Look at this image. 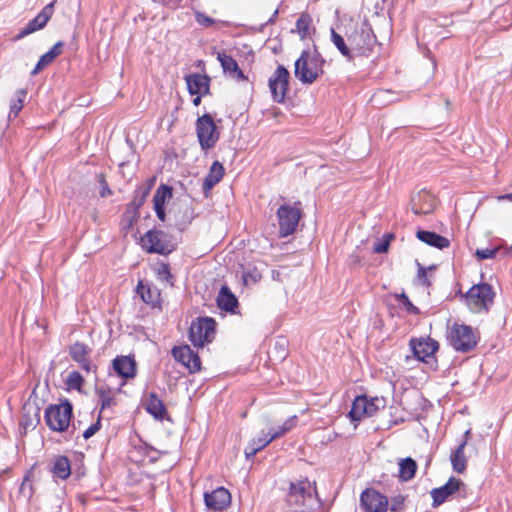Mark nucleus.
I'll use <instances>...</instances> for the list:
<instances>
[{"label":"nucleus","mask_w":512,"mask_h":512,"mask_svg":"<svg viewBox=\"0 0 512 512\" xmlns=\"http://www.w3.org/2000/svg\"><path fill=\"white\" fill-rule=\"evenodd\" d=\"M216 333V321L211 317H199L192 321L189 339L195 347H203L212 342Z\"/></svg>","instance_id":"1a4fd4ad"},{"label":"nucleus","mask_w":512,"mask_h":512,"mask_svg":"<svg viewBox=\"0 0 512 512\" xmlns=\"http://www.w3.org/2000/svg\"><path fill=\"white\" fill-rule=\"evenodd\" d=\"M278 15V10H275L271 18L268 20V24L273 23Z\"/></svg>","instance_id":"680f3d73"},{"label":"nucleus","mask_w":512,"mask_h":512,"mask_svg":"<svg viewBox=\"0 0 512 512\" xmlns=\"http://www.w3.org/2000/svg\"><path fill=\"white\" fill-rule=\"evenodd\" d=\"M447 342L455 351L467 353L476 347L478 337L471 326L454 323L448 328Z\"/></svg>","instance_id":"20e7f679"},{"label":"nucleus","mask_w":512,"mask_h":512,"mask_svg":"<svg viewBox=\"0 0 512 512\" xmlns=\"http://www.w3.org/2000/svg\"><path fill=\"white\" fill-rule=\"evenodd\" d=\"M54 60L52 59V57L50 56V54L48 52L44 53L41 57H40V63H45L46 66H48L49 64H51Z\"/></svg>","instance_id":"4d7b16f0"},{"label":"nucleus","mask_w":512,"mask_h":512,"mask_svg":"<svg viewBox=\"0 0 512 512\" xmlns=\"http://www.w3.org/2000/svg\"><path fill=\"white\" fill-rule=\"evenodd\" d=\"M462 490L464 493H466V485L464 482L459 478L450 477V479L443 486L434 488L431 491V497L433 499L432 506H440L448 499L450 495Z\"/></svg>","instance_id":"4468645a"},{"label":"nucleus","mask_w":512,"mask_h":512,"mask_svg":"<svg viewBox=\"0 0 512 512\" xmlns=\"http://www.w3.org/2000/svg\"><path fill=\"white\" fill-rule=\"evenodd\" d=\"M154 210H155V213H156L157 217L159 218V220L165 221L166 215H165L164 205L154 204Z\"/></svg>","instance_id":"603ef678"},{"label":"nucleus","mask_w":512,"mask_h":512,"mask_svg":"<svg viewBox=\"0 0 512 512\" xmlns=\"http://www.w3.org/2000/svg\"><path fill=\"white\" fill-rule=\"evenodd\" d=\"M63 47H64V42L58 41L57 43H55L53 45V47L51 49L57 54V56H59L63 51Z\"/></svg>","instance_id":"6e6d98bb"},{"label":"nucleus","mask_w":512,"mask_h":512,"mask_svg":"<svg viewBox=\"0 0 512 512\" xmlns=\"http://www.w3.org/2000/svg\"><path fill=\"white\" fill-rule=\"evenodd\" d=\"M348 42L354 51V58L356 56H369L377 44L376 36L371 26L364 22L358 30L348 37Z\"/></svg>","instance_id":"423d86ee"},{"label":"nucleus","mask_w":512,"mask_h":512,"mask_svg":"<svg viewBox=\"0 0 512 512\" xmlns=\"http://www.w3.org/2000/svg\"><path fill=\"white\" fill-rule=\"evenodd\" d=\"M90 352L91 349L82 342H75L69 347L70 357L79 364L81 369L87 373L91 372L92 370L91 361L89 359Z\"/></svg>","instance_id":"a211bd4d"},{"label":"nucleus","mask_w":512,"mask_h":512,"mask_svg":"<svg viewBox=\"0 0 512 512\" xmlns=\"http://www.w3.org/2000/svg\"><path fill=\"white\" fill-rule=\"evenodd\" d=\"M497 251H498V248H494V249H489V248L477 249L476 252H475V256L479 260L492 259V258H494L496 256Z\"/></svg>","instance_id":"79ce46f5"},{"label":"nucleus","mask_w":512,"mask_h":512,"mask_svg":"<svg viewBox=\"0 0 512 512\" xmlns=\"http://www.w3.org/2000/svg\"><path fill=\"white\" fill-rule=\"evenodd\" d=\"M185 81L190 94H209L210 78L198 73L185 76Z\"/></svg>","instance_id":"aec40b11"},{"label":"nucleus","mask_w":512,"mask_h":512,"mask_svg":"<svg viewBox=\"0 0 512 512\" xmlns=\"http://www.w3.org/2000/svg\"><path fill=\"white\" fill-rule=\"evenodd\" d=\"M410 347L418 360L428 363L429 359L434 357L439 345L437 341L431 338H420L412 339Z\"/></svg>","instance_id":"dca6fc26"},{"label":"nucleus","mask_w":512,"mask_h":512,"mask_svg":"<svg viewBox=\"0 0 512 512\" xmlns=\"http://www.w3.org/2000/svg\"><path fill=\"white\" fill-rule=\"evenodd\" d=\"M348 417L352 422H354V426L357 427L358 423L367 415V406H366V395H359L355 397L352 402L351 409L348 413Z\"/></svg>","instance_id":"393cba45"},{"label":"nucleus","mask_w":512,"mask_h":512,"mask_svg":"<svg viewBox=\"0 0 512 512\" xmlns=\"http://www.w3.org/2000/svg\"><path fill=\"white\" fill-rule=\"evenodd\" d=\"M417 276H418L419 281H420L423 285H425V286H429V285H430V282H429V280H428V278H427L426 270H425V268H424V267L419 266V269H418V275H417Z\"/></svg>","instance_id":"3c124183"},{"label":"nucleus","mask_w":512,"mask_h":512,"mask_svg":"<svg viewBox=\"0 0 512 512\" xmlns=\"http://www.w3.org/2000/svg\"><path fill=\"white\" fill-rule=\"evenodd\" d=\"M224 173V166L219 161H214L203 181V191L206 196L222 180Z\"/></svg>","instance_id":"b1692460"},{"label":"nucleus","mask_w":512,"mask_h":512,"mask_svg":"<svg viewBox=\"0 0 512 512\" xmlns=\"http://www.w3.org/2000/svg\"><path fill=\"white\" fill-rule=\"evenodd\" d=\"M196 134L202 150H209L216 145L220 138V133L210 114L198 117L196 121Z\"/></svg>","instance_id":"9d476101"},{"label":"nucleus","mask_w":512,"mask_h":512,"mask_svg":"<svg viewBox=\"0 0 512 512\" xmlns=\"http://www.w3.org/2000/svg\"><path fill=\"white\" fill-rule=\"evenodd\" d=\"M496 293L488 283L475 284L462 295L468 309L475 314H486L494 304Z\"/></svg>","instance_id":"7ed1b4c3"},{"label":"nucleus","mask_w":512,"mask_h":512,"mask_svg":"<svg viewBox=\"0 0 512 512\" xmlns=\"http://www.w3.org/2000/svg\"><path fill=\"white\" fill-rule=\"evenodd\" d=\"M297 422L298 417L296 415L289 417L280 426L271 430L270 434L272 435V438H274L275 440L283 436L287 432L291 431L293 428L296 427Z\"/></svg>","instance_id":"c9c22d12"},{"label":"nucleus","mask_w":512,"mask_h":512,"mask_svg":"<svg viewBox=\"0 0 512 512\" xmlns=\"http://www.w3.org/2000/svg\"><path fill=\"white\" fill-rule=\"evenodd\" d=\"M47 52L50 54V56L52 57L53 60L57 57V54L52 49H50Z\"/></svg>","instance_id":"0e129e2a"},{"label":"nucleus","mask_w":512,"mask_h":512,"mask_svg":"<svg viewBox=\"0 0 512 512\" xmlns=\"http://www.w3.org/2000/svg\"><path fill=\"white\" fill-rule=\"evenodd\" d=\"M98 403L100 405V412L107 408H111L116 405L114 398V392L107 386H97L95 389Z\"/></svg>","instance_id":"7c9ffc66"},{"label":"nucleus","mask_w":512,"mask_h":512,"mask_svg":"<svg viewBox=\"0 0 512 512\" xmlns=\"http://www.w3.org/2000/svg\"><path fill=\"white\" fill-rule=\"evenodd\" d=\"M154 2L161 3L169 8H176L182 0H153Z\"/></svg>","instance_id":"864d4df0"},{"label":"nucleus","mask_w":512,"mask_h":512,"mask_svg":"<svg viewBox=\"0 0 512 512\" xmlns=\"http://www.w3.org/2000/svg\"><path fill=\"white\" fill-rule=\"evenodd\" d=\"M83 382H84L83 377L77 371L70 372L66 379V385L68 386V388L78 390V391L81 390Z\"/></svg>","instance_id":"58836bf2"},{"label":"nucleus","mask_w":512,"mask_h":512,"mask_svg":"<svg viewBox=\"0 0 512 512\" xmlns=\"http://www.w3.org/2000/svg\"><path fill=\"white\" fill-rule=\"evenodd\" d=\"M72 417V405L68 400L60 404L50 405L45 410V421L47 426L57 432L67 430Z\"/></svg>","instance_id":"6e6552de"},{"label":"nucleus","mask_w":512,"mask_h":512,"mask_svg":"<svg viewBox=\"0 0 512 512\" xmlns=\"http://www.w3.org/2000/svg\"><path fill=\"white\" fill-rule=\"evenodd\" d=\"M171 353L174 359L186 367L190 373H196L201 370L200 357L190 346H175Z\"/></svg>","instance_id":"ddd939ff"},{"label":"nucleus","mask_w":512,"mask_h":512,"mask_svg":"<svg viewBox=\"0 0 512 512\" xmlns=\"http://www.w3.org/2000/svg\"><path fill=\"white\" fill-rule=\"evenodd\" d=\"M497 200H498V201L509 200V201H511V202H512V193L499 195V196L497 197Z\"/></svg>","instance_id":"bf43d9fd"},{"label":"nucleus","mask_w":512,"mask_h":512,"mask_svg":"<svg viewBox=\"0 0 512 512\" xmlns=\"http://www.w3.org/2000/svg\"><path fill=\"white\" fill-rule=\"evenodd\" d=\"M54 12V3L47 4L41 12L30 20L23 29L18 33L16 39L24 38L38 30L44 28L47 22L50 20Z\"/></svg>","instance_id":"2eb2a0df"},{"label":"nucleus","mask_w":512,"mask_h":512,"mask_svg":"<svg viewBox=\"0 0 512 512\" xmlns=\"http://www.w3.org/2000/svg\"><path fill=\"white\" fill-rule=\"evenodd\" d=\"M141 246L148 253L168 255L175 250L169 234L161 230H149L140 239Z\"/></svg>","instance_id":"0eeeda50"},{"label":"nucleus","mask_w":512,"mask_h":512,"mask_svg":"<svg viewBox=\"0 0 512 512\" xmlns=\"http://www.w3.org/2000/svg\"><path fill=\"white\" fill-rule=\"evenodd\" d=\"M101 428V416L99 415L97 421L91 424L83 433V437L85 439H89L94 434H96Z\"/></svg>","instance_id":"49530a36"},{"label":"nucleus","mask_w":512,"mask_h":512,"mask_svg":"<svg viewBox=\"0 0 512 512\" xmlns=\"http://www.w3.org/2000/svg\"><path fill=\"white\" fill-rule=\"evenodd\" d=\"M380 401L381 400L377 397L369 399L366 396V406H367L368 417L373 416L378 411Z\"/></svg>","instance_id":"37998d69"},{"label":"nucleus","mask_w":512,"mask_h":512,"mask_svg":"<svg viewBox=\"0 0 512 512\" xmlns=\"http://www.w3.org/2000/svg\"><path fill=\"white\" fill-rule=\"evenodd\" d=\"M417 463L411 457L401 459L399 462V478L404 481H410L416 473Z\"/></svg>","instance_id":"473e14b6"},{"label":"nucleus","mask_w":512,"mask_h":512,"mask_svg":"<svg viewBox=\"0 0 512 512\" xmlns=\"http://www.w3.org/2000/svg\"><path fill=\"white\" fill-rule=\"evenodd\" d=\"M113 368L122 378L129 379L136 376L137 367L133 356H117L113 360Z\"/></svg>","instance_id":"6ab92c4d"},{"label":"nucleus","mask_w":512,"mask_h":512,"mask_svg":"<svg viewBox=\"0 0 512 512\" xmlns=\"http://www.w3.org/2000/svg\"><path fill=\"white\" fill-rule=\"evenodd\" d=\"M417 238L420 241H422L432 247H436L438 249H444V248L449 247V245H450V241L446 237L441 236L432 231L419 230L417 232Z\"/></svg>","instance_id":"bb28decb"},{"label":"nucleus","mask_w":512,"mask_h":512,"mask_svg":"<svg viewBox=\"0 0 512 512\" xmlns=\"http://www.w3.org/2000/svg\"><path fill=\"white\" fill-rule=\"evenodd\" d=\"M360 506L365 512H387L389 500L377 490L367 488L360 495Z\"/></svg>","instance_id":"f8f14e48"},{"label":"nucleus","mask_w":512,"mask_h":512,"mask_svg":"<svg viewBox=\"0 0 512 512\" xmlns=\"http://www.w3.org/2000/svg\"><path fill=\"white\" fill-rule=\"evenodd\" d=\"M196 97L193 99V104L195 106H199L200 103H201V97L204 96L205 94H195Z\"/></svg>","instance_id":"052dcab7"},{"label":"nucleus","mask_w":512,"mask_h":512,"mask_svg":"<svg viewBox=\"0 0 512 512\" xmlns=\"http://www.w3.org/2000/svg\"><path fill=\"white\" fill-rule=\"evenodd\" d=\"M195 18L197 23L203 27H210L216 22L213 18L207 16L202 12H197Z\"/></svg>","instance_id":"de8ad7c7"},{"label":"nucleus","mask_w":512,"mask_h":512,"mask_svg":"<svg viewBox=\"0 0 512 512\" xmlns=\"http://www.w3.org/2000/svg\"><path fill=\"white\" fill-rule=\"evenodd\" d=\"M508 252L512 255V244L511 247L508 249Z\"/></svg>","instance_id":"69168bd1"},{"label":"nucleus","mask_w":512,"mask_h":512,"mask_svg":"<svg viewBox=\"0 0 512 512\" xmlns=\"http://www.w3.org/2000/svg\"><path fill=\"white\" fill-rule=\"evenodd\" d=\"M405 507V497L402 495H396L391 498L389 502L388 510L392 512H400Z\"/></svg>","instance_id":"a19ab883"},{"label":"nucleus","mask_w":512,"mask_h":512,"mask_svg":"<svg viewBox=\"0 0 512 512\" xmlns=\"http://www.w3.org/2000/svg\"><path fill=\"white\" fill-rule=\"evenodd\" d=\"M204 501L209 509L222 511L231 503V494L224 487H218L212 492L204 494Z\"/></svg>","instance_id":"f3484780"},{"label":"nucleus","mask_w":512,"mask_h":512,"mask_svg":"<svg viewBox=\"0 0 512 512\" xmlns=\"http://www.w3.org/2000/svg\"><path fill=\"white\" fill-rule=\"evenodd\" d=\"M311 24V16L308 13L303 12L297 19L295 29H293L292 32H297L300 38L304 40L311 35Z\"/></svg>","instance_id":"72a5a7b5"},{"label":"nucleus","mask_w":512,"mask_h":512,"mask_svg":"<svg viewBox=\"0 0 512 512\" xmlns=\"http://www.w3.org/2000/svg\"><path fill=\"white\" fill-rule=\"evenodd\" d=\"M278 221V234L281 238L292 235L298 227L302 217L301 202L296 201L293 205L284 203L279 206L276 212Z\"/></svg>","instance_id":"39448f33"},{"label":"nucleus","mask_w":512,"mask_h":512,"mask_svg":"<svg viewBox=\"0 0 512 512\" xmlns=\"http://www.w3.org/2000/svg\"><path fill=\"white\" fill-rule=\"evenodd\" d=\"M287 504L295 512H318L321 500L318 497L316 483L307 478L290 482Z\"/></svg>","instance_id":"f257e3e1"},{"label":"nucleus","mask_w":512,"mask_h":512,"mask_svg":"<svg viewBox=\"0 0 512 512\" xmlns=\"http://www.w3.org/2000/svg\"><path fill=\"white\" fill-rule=\"evenodd\" d=\"M137 292L146 304H149L152 307H156L160 304V291L157 288L150 287L139 282Z\"/></svg>","instance_id":"c756f323"},{"label":"nucleus","mask_w":512,"mask_h":512,"mask_svg":"<svg viewBox=\"0 0 512 512\" xmlns=\"http://www.w3.org/2000/svg\"><path fill=\"white\" fill-rule=\"evenodd\" d=\"M393 237V235H388L386 239L376 243L374 245V252L375 253H385L388 251L390 239Z\"/></svg>","instance_id":"09e8293b"},{"label":"nucleus","mask_w":512,"mask_h":512,"mask_svg":"<svg viewBox=\"0 0 512 512\" xmlns=\"http://www.w3.org/2000/svg\"><path fill=\"white\" fill-rule=\"evenodd\" d=\"M145 410L152 415L156 420H163L167 414L166 407L163 401L158 397L155 392L148 394L144 402Z\"/></svg>","instance_id":"5701e85b"},{"label":"nucleus","mask_w":512,"mask_h":512,"mask_svg":"<svg viewBox=\"0 0 512 512\" xmlns=\"http://www.w3.org/2000/svg\"><path fill=\"white\" fill-rule=\"evenodd\" d=\"M397 300L400 304H402L407 312L412 314H419V309L413 305V303L409 300L408 296L403 292L399 295H397Z\"/></svg>","instance_id":"ea45409f"},{"label":"nucleus","mask_w":512,"mask_h":512,"mask_svg":"<svg viewBox=\"0 0 512 512\" xmlns=\"http://www.w3.org/2000/svg\"><path fill=\"white\" fill-rule=\"evenodd\" d=\"M465 447L466 440H461L457 448L450 455L453 470L457 473H463L466 470L467 458L464 454Z\"/></svg>","instance_id":"c85d7f7f"},{"label":"nucleus","mask_w":512,"mask_h":512,"mask_svg":"<svg viewBox=\"0 0 512 512\" xmlns=\"http://www.w3.org/2000/svg\"><path fill=\"white\" fill-rule=\"evenodd\" d=\"M45 67H46L45 63L41 64L40 59H39L31 73L35 75V74L39 73Z\"/></svg>","instance_id":"13d9d810"},{"label":"nucleus","mask_w":512,"mask_h":512,"mask_svg":"<svg viewBox=\"0 0 512 512\" xmlns=\"http://www.w3.org/2000/svg\"><path fill=\"white\" fill-rule=\"evenodd\" d=\"M216 301L218 307L226 312L235 313L238 307V299L227 285L221 286Z\"/></svg>","instance_id":"4be33fe9"},{"label":"nucleus","mask_w":512,"mask_h":512,"mask_svg":"<svg viewBox=\"0 0 512 512\" xmlns=\"http://www.w3.org/2000/svg\"><path fill=\"white\" fill-rule=\"evenodd\" d=\"M274 438L272 435L261 433L257 438H253L245 448V457L247 460L252 459L257 452L265 448L268 444H270Z\"/></svg>","instance_id":"a878e982"},{"label":"nucleus","mask_w":512,"mask_h":512,"mask_svg":"<svg viewBox=\"0 0 512 512\" xmlns=\"http://www.w3.org/2000/svg\"><path fill=\"white\" fill-rule=\"evenodd\" d=\"M411 210L414 214L416 215H419V214H425V213H428L429 210H424L422 208H419L416 204V201H415V198H412V205H411Z\"/></svg>","instance_id":"5fc2aeb1"},{"label":"nucleus","mask_w":512,"mask_h":512,"mask_svg":"<svg viewBox=\"0 0 512 512\" xmlns=\"http://www.w3.org/2000/svg\"><path fill=\"white\" fill-rule=\"evenodd\" d=\"M289 79V71L283 65H278L268 80V87L274 102L283 103L285 101Z\"/></svg>","instance_id":"9b49d317"},{"label":"nucleus","mask_w":512,"mask_h":512,"mask_svg":"<svg viewBox=\"0 0 512 512\" xmlns=\"http://www.w3.org/2000/svg\"><path fill=\"white\" fill-rule=\"evenodd\" d=\"M217 59L220 62L224 73L229 74L230 77L235 78L238 81L246 80V76L239 68L238 63L230 55H227L225 52H219L217 54Z\"/></svg>","instance_id":"412c9836"},{"label":"nucleus","mask_w":512,"mask_h":512,"mask_svg":"<svg viewBox=\"0 0 512 512\" xmlns=\"http://www.w3.org/2000/svg\"><path fill=\"white\" fill-rule=\"evenodd\" d=\"M149 193H150V187H144V186L138 187L135 190V195L131 202V205H133L136 209L140 208L143 205V203L145 202Z\"/></svg>","instance_id":"4c0bfd02"},{"label":"nucleus","mask_w":512,"mask_h":512,"mask_svg":"<svg viewBox=\"0 0 512 512\" xmlns=\"http://www.w3.org/2000/svg\"><path fill=\"white\" fill-rule=\"evenodd\" d=\"M172 197V188L168 185L161 184L153 197V204H160L165 206V202Z\"/></svg>","instance_id":"e433bc0d"},{"label":"nucleus","mask_w":512,"mask_h":512,"mask_svg":"<svg viewBox=\"0 0 512 512\" xmlns=\"http://www.w3.org/2000/svg\"><path fill=\"white\" fill-rule=\"evenodd\" d=\"M260 278L261 274L256 268L243 272V280L246 284L256 283L258 280H260Z\"/></svg>","instance_id":"c03bdc74"},{"label":"nucleus","mask_w":512,"mask_h":512,"mask_svg":"<svg viewBox=\"0 0 512 512\" xmlns=\"http://www.w3.org/2000/svg\"><path fill=\"white\" fill-rule=\"evenodd\" d=\"M27 92L24 89H18L15 91L10 104L9 119L16 118L19 112L22 110L24 101L26 99Z\"/></svg>","instance_id":"f704fd0d"},{"label":"nucleus","mask_w":512,"mask_h":512,"mask_svg":"<svg viewBox=\"0 0 512 512\" xmlns=\"http://www.w3.org/2000/svg\"><path fill=\"white\" fill-rule=\"evenodd\" d=\"M98 178H99V183L101 184L100 196L102 198L110 196L112 194V191L109 188V186H108V184H107V182L105 180L104 175L103 174H99Z\"/></svg>","instance_id":"8fccbe9b"},{"label":"nucleus","mask_w":512,"mask_h":512,"mask_svg":"<svg viewBox=\"0 0 512 512\" xmlns=\"http://www.w3.org/2000/svg\"><path fill=\"white\" fill-rule=\"evenodd\" d=\"M158 278L164 281H170L172 275L170 273V268L168 264L161 263L157 268Z\"/></svg>","instance_id":"a18cd8bd"},{"label":"nucleus","mask_w":512,"mask_h":512,"mask_svg":"<svg viewBox=\"0 0 512 512\" xmlns=\"http://www.w3.org/2000/svg\"><path fill=\"white\" fill-rule=\"evenodd\" d=\"M325 59L314 49L303 50L295 61L294 74L302 84H312L324 72Z\"/></svg>","instance_id":"f03ea898"},{"label":"nucleus","mask_w":512,"mask_h":512,"mask_svg":"<svg viewBox=\"0 0 512 512\" xmlns=\"http://www.w3.org/2000/svg\"><path fill=\"white\" fill-rule=\"evenodd\" d=\"M331 41L338 49V51L344 56L349 62L354 60V51L352 46H348L344 38L338 34L333 28H331Z\"/></svg>","instance_id":"2f4dec72"},{"label":"nucleus","mask_w":512,"mask_h":512,"mask_svg":"<svg viewBox=\"0 0 512 512\" xmlns=\"http://www.w3.org/2000/svg\"><path fill=\"white\" fill-rule=\"evenodd\" d=\"M469 435H470V430H466L465 433L463 434L462 440H466V444L468 443Z\"/></svg>","instance_id":"e2e57ef3"},{"label":"nucleus","mask_w":512,"mask_h":512,"mask_svg":"<svg viewBox=\"0 0 512 512\" xmlns=\"http://www.w3.org/2000/svg\"><path fill=\"white\" fill-rule=\"evenodd\" d=\"M50 471L53 473L54 477L66 480L71 475L69 459L63 455L55 457Z\"/></svg>","instance_id":"cd10ccee"}]
</instances>
